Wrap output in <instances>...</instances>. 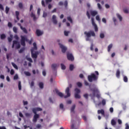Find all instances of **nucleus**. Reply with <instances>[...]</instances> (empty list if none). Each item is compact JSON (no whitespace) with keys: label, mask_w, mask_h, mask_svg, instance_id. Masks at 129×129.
Instances as JSON below:
<instances>
[{"label":"nucleus","mask_w":129,"mask_h":129,"mask_svg":"<svg viewBox=\"0 0 129 129\" xmlns=\"http://www.w3.org/2000/svg\"><path fill=\"white\" fill-rule=\"evenodd\" d=\"M55 90L56 94H57V95H58L59 97H64V98H67L71 96V94H70V89L69 88V87H67L65 91V92L67 94V95L66 96H64V94H63V93L59 92V90H58L57 89H55Z\"/></svg>","instance_id":"1"},{"label":"nucleus","mask_w":129,"mask_h":129,"mask_svg":"<svg viewBox=\"0 0 129 129\" xmlns=\"http://www.w3.org/2000/svg\"><path fill=\"white\" fill-rule=\"evenodd\" d=\"M95 74L94 73H92L91 75H89L88 76V80L89 82H92V81H96L97 79H98V76L99 75V73L97 71H95Z\"/></svg>","instance_id":"2"},{"label":"nucleus","mask_w":129,"mask_h":129,"mask_svg":"<svg viewBox=\"0 0 129 129\" xmlns=\"http://www.w3.org/2000/svg\"><path fill=\"white\" fill-rule=\"evenodd\" d=\"M84 35L86 36V41H90V39L89 38L91 37V36L92 37H95V33H94V31H85L84 32Z\"/></svg>","instance_id":"3"},{"label":"nucleus","mask_w":129,"mask_h":129,"mask_svg":"<svg viewBox=\"0 0 129 129\" xmlns=\"http://www.w3.org/2000/svg\"><path fill=\"white\" fill-rule=\"evenodd\" d=\"M91 91H92L93 96H96L98 99L100 98V94L99 93V91L97 88L95 87L93 88H91L90 89Z\"/></svg>","instance_id":"4"},{"label":"nucleus","mask_w":129,"mask_h":129,"mask_svg":"<svg viewBox=\"0 0 129 129\" xmlns=\"http://www.w3.org/2000/svg\"><path fill=\"white\" fill-rule=\"evenodd\" d=\"M21 44L22 45V46H23V47H25V46H26V42H28V38H27L26 37L21 35Z\"/></svg>","instance_id":"5"},{"label":"nucleus","mask_w":129,"mask_h":129,"mask_svg":"<svg viewBox=\"0 0 129 129\" xmlns=\"http://www.w3.org/2000/svg\"><path fill=\"white\" fill-rule=\"evenodd\" d=\"M31 53V57L32 58H34L35 59H37L38 58V55H39V52L36 51L34 53V49H31L30 50Z\"/></svg>","instance_id":"6"},{"label":"nucleus","mask_w":129,"mask_h":129,"mask_svg":"<svg viewBox=\"0 0 129 129\" xmlns=\"http://www.w3.org/2000/svg\"><path fill=\"white\" fill-rule=\"evenodd\" d=\"M67 57L68 58V60L69 61H74V56H73V54H72V53L68 52L67 54Z\"/></svg>","instance_id":"7"},{"label":"nucleus","mask_w":129,"mask_h":129,"mask_svg":"<svg viewBox=\"0 0 129 129\" xmlns=\"http://www.w3.org/2000/svg\"><path fill=\"white\" fill-rule=\"evenodd\" d=\"M92 24L93 27H94L95 32H98V27H97V25L95 24V22H94V18H91Z\"/></svg>","instance_id":"8"},{"label":"nucleus","mask_w":129,"mask_h":129,"mask_svg":"<svg viewBox=\"0 0 129 129\" xmlns=\"http://www.w3.org/2000/svg\"><path fill=\"white\" fill-rule=\"evenodd\" d=\"M40 117V115L39 114H37V113H34V115L33 116V118L32 119V121L33 122H37L38 121V118Z\"/></svg>","instance_id":"9"},{"label":"nucleus","mask_w":129,"mask_h":129,"mask_svg":"<svg viewBox=\"0 0 129 129\" xmlns=\"http://www.w3.org/2000/svg\"><path fill=\"white\" fill-rule=\"evenodd\" d=\"M58 45L60 48V49H61V52L62 53H65V52H66V51L67 50V47H66L65 46L63 45V44L59 43Z\"/></svg>","instance_id":"10"},{"label":"nucleus","mask_w":129,"mask_h":129,"mask_svg":"<svg viewBox=\"0 0 129 129\" xmlns=\"http://www.w3.org/2000/svg\"><path fill=\"white\" fill-rule=\"evenodd\" d=\"M42 110H43V109H42V108H34L32 109V112H33V113H37V111H42Z\"/></svg>","instance_id":"11"},{"label":"nucleus","mask_w":129,"mask_h":129,"mask_svg":"<svg viewBox=\"0 0 129 129\" xmlns=\"http://www.w3.org/2000/svg\"><path fill=\"white\" fill-rule=\"evenodd\" d=\"M36 35L38 37H40V36H42V35H43V31H41L39 29H37L36 32Z\"/></svg>","instance_id":"12"},{"label":"nucleus","mask_w":129,"mask_h":129,"mask_svg":"<svg viewBox=\"0 0 129 129\" xmlns=\"http://www.w3.org/2000/svg\"><path fill=\"white\" fill-rule=\"evenodd\" d=\"M98 114H102V115H103L104 116H105V113H104V110L103 109H101V110H98L97 111Z\"/></svg>","instance_id":"13"},{"label":"nucleus","mask_w":129,"mask_h":129,"mask_svg":"<svg viewBox=\"0 0 129 129\" xmlns=\"http://www.w3.org/2000/svg\"><path fill=\"white\" fill-rule=\"evenodd\" d=\"M90 13L92 17H95L98 14L97 12L95 11H91Z\"/></svg>","instance_id":"14"},{"label":"nucleus","mask_w":129,"mask_h":129,"mask_svg":"<svg viewBox=\"0 0 129 129\" xmlns=\"http://www.w3.org/2000/svg\"><path fill=\"white\" fill-rule=\"evenodd\" d=\"M116 77L117 78H119L120 77V71H119V69H118L116 71Z\"/></svg>","instance_id":"15"},{"label":"nucleus","mask_w":129,"mask_h":129,"mask_svg":"<svg viewBox=\"0 0 129 129\" xmlns=\"http://www.w3.org/2000/svg\"><path fill=\"white\" fill-rule=\"evenodd\" d=\"M21 30L23 31L24 33H25V34H28V31L27 30L26 28L23 27V26H21Z\"/></svg>","instance_id":"16"},{"label":"nucleus","mask_w":129,"mask_h":129,"mask_svg":"<svg viewBox=\"0 0 129 129\" xmlns=\"http://www.w3.org/2000/svg\"><path fill=\"white\" fill-rule=\"evenodd\" d=\"M75 94H79V93H80L81 91H80V89L76 88V89H75Z\"/></svg>","instance_id":"17"},{"label":"nucleus","mask_w":129,"mask_h":129,"mask_svg":"<svg viewBox=\"0 0 129 129\" xmlns=\"http://www.w3.org/2000/svg\"><path fill=\"white\" fill-rule=\"evenodd\" d=\"M75 98L77 99H80L81 98V96L79 94H75Z\"/></svg>","instance_id":"18"},{"label":"nucleus","mask_w":129,"mask_h":129,"mask_svg":"<svg viewBox=\"0 0 129 129\" xmlns=\"http://www.w3.org/2000/svg\"><path fill=\"white\" fill-rule=\"evenodd\" d=\"M33 48L32 49H33V51L34 50H37L38 47H37V43H36V42H34L33 44Z\"/></svg>","instance_id":"19"},{"label":"nucleus","mask_w":129,"mask_h":129,"mask_svg":"<svg viewBox=\"0 0 129 129\" xmlns=\"http://www.w3.org/2000/svg\"><path fill=\"white\" fill-rule=\"evenodd\" d=\"M76 105H73L72 106V107L71 108V112H74V113H75V112L74 111V109H75V107H76Z\"/></svg>","instance_id":"20"},{"label":"nucleus","mask_w":129,"mask_h":129,"mask_svg":"<svg viewBox=\"0 0 129 129\" xmlns=\"http://www.w3.org/2000/svg\"><path fill=\"white\" fill-rule=\"evenodd\" d=\"M39 86L41 89H43V88H44V84L42 82H40L39 83Z\"/></svg>","instance_id":"21"},{"label":"nucleus","mask_w":129,"mask_h":129,"mask_svg":"<svg viewBox=\"0 0 129 129\" xmlns=\"http://www.w3.org/2000/svg\"><path fill=\"white\" fill-rule=\"evenodd\" d=\"M8 41L11 43V42H12V41H13V35L11 34L10 36V37L8 38Z\"/></svg>","instance_id":"22"},{"label":"nucleus","mask_w":129,"mask_h":129,"mask_svg":"<svg viewBox=\"0 0 129 129\" xmlns=\"http://www.w3.org/2000/svg\"><path fill=\"white\" fill-rule=\"evenodd\" d=\"M18 41H17V40H14V41H13V44H12V48H15V45L18 44Z\"/></svg>","instance_id":"23"},{"label":"nucleus","mask_w":129,"mask_h":129,"mask_svg":"<svg viewBox=\"0 0 129 129\" xmlns=\"http://www.w3.org/2000/svg\"><path fill=\"white\" fill-rule=\"evenodd\" d=\"M67 20L69 21V22H70L71 24H72L73 23V21L72 20V18H71V17L69 16L67 17Z\"/></svg>","instance_id":"24"},{"label":"nucleus","mask_w":129,"mask_h":129,"mask_svg":"<svg viewBox=\"0 0 129 129\" xmlns=\"http://www.w3.org/2000/svg\"><path fill=\"white\" fill-rule=\"evenodd\" d=\"M18 88H19V90H22V85H21V81H20L18 82Z\"/></svg>","instance_id":"25"},{"label":"nucleus","mask_w":129,"mask_h":129,"mask_svg":"<svg viewBox=\"0 0 129 129\" xmlns=\"http://www.w3.org/2000/svg\"><path fill=\"white\" fill-rule=\"evenodd\" d=\"M31 18H33L34 21H36V15L33 12H31Z\"/></svg>","instance_id":"26"},{"label":"nucleus","mask_w":129,"mask_h":129,"mask_svg":"<svg viewBox=\"0 0 129 129\" xmlns=\"http://www.w3.org/2000/svg\"><path fill=\"white\" fill-rule=\"evenodd\" d=\"M51 68L52 69H53L55 70L56 68H57V64L53 63L51 65Z\"/></svg>","instance_id":"27"},{"label":"nucleus","mask_w":129,"mask_h":129,"mask_svg":"<svg viewBox=\"0 0 129 129\" xmlns=\"http://www.w3.org/2000/svg\"><path fill=\"white\" fill-rule=\"evenodd\" d=\"M112 44H110L108 46V52H110L111 48H112Z\"/></svg>","instance_id":"28"},{"label":"nucleus","mask_w":129,"mask_h":129,"mask_svg":"<svg viewBox=\"0 0 129 129\" xmlns=\"http://www.w3.org/2000/svg\"><path fill=\"white\" fill-rule=\"evenodd\" d=\"M12 66L15 69H17V70H18V66H17V64H16V63H14V62H12Z\"/></svg>","instance_id":"29"},{"label":"nucleus","mask_w":129,"mask_h":129,"mask_svg":"<svg viewBox=\"0 0 129 129\" xmlns=\"http://www.w3.org/2000/svg\"><path fill=\"white\" fill-rule=\"evenodd\" d=\"M111 124L112 125H115V124H116V122L115 121V120L114 119H112L111 121Z\"/></svg>","instance_id":"30"},{"label":"nucleus","mask_w":129,"mask_h":129,"mask_svg":"<svg viewBox=\"0 0 129 129\" xmlns=\"http://www.w3.org/2000/svg\"><path fill=\"white\" fill-rule=\"evenodd\" d=\"M6 34H2L1 35V40H4V39H6Z\"/></svg>","instance_id":"31"},{"label":"nucleus","mask_w":129,"mask_h":129,"mask_svg":"<svg viewBox=\"0 0 129 129\" xmlns=\"http://www.w3.org/2000/svg\"><path fill=\"white\" fill-rule=\"evenodd\" d=\"M123 80L124 82H127V81H128L127 77L124 76Z\"/></svg>","instance_id":"32"},{"label":"nucleus","mask_w":129,"mask_h":129,"mask_svg":"<svg viewBox=\"0 0 129 129\" xmlns=\"http://www.w3.org/2000/svg\"><path fill=\"white\" fill-rule=\"evenodd\" d=\"M117 18L119 19V21L120 22H121V21H122V17H121V16H120V15L117 14Z\"/></svg>","instance_id":"33"},{"label":"nucleus","mask_w":129,"mask_h":129,"mask_svg":"<svg viewBox=\"0 0 129 129\" xmlns=\"http://www.w3.org/2000/svg\"><path fill=\"white\" fill-rule=\"evenodd\" d=\"M73 69H74V66L73 64H70V71H73Z\"/></svg>","instance_id":"34"},{"label":"nucleus","mask_w":129,"mask_h":129,"mask_svg":"<svg viewBox=\"0 0 129 129\" xmlns=\"http://www.w3.org/2000/svg\"><path fill=\"white\" fill-rule=\"evenodd\" d=\"M84 84H85V85H86V86H89L90 88V85H89V83L87 82L86 80L84 81Z\"/></svg>","instance_id":"35"},{"label":"nucleus","mask_w":129,"mask_h":129,"mask_svg":"<svg viewBox=\"0 0 129 129\" xmlns=\"http://www.w3.org/2000/svg\"><path fill=\"white\" fill-rule=\"evenodd\" d=\"M13 32L15 33V34H17L18 33V28L16 27H13Z\"/></svg>","instance_id":"36"},{"label":"nucleus","mask_w":129,"mask_h":129,"mask_svg":"<svg viewBox=\"0 0 129 129\" xmlns=\"http://www.w3.org/2000/svg\"><path fill=\"white\" fill-rule=\"evenodd\" d=\"M5 12L6 14H9V12H10V8L8 7V6L6 7Z\"/></svg>","instance_id":"37"},{"label":"nucleus","mask_w":129,"mask_h":129,"mask_svg":"<svg viewBox=\"0 0 129 129\" xmlns=\"http://www.w3.org/2000/svg\"><path fill=\"white\" fill-rule=\"evenodd\" d=\"M61 69L62 70H65L66 69V66H65V65H64L63 63H61Z\"/></svg>","instance_id":"38"},{"label":"nucleus","mask_w":129,"mask_h":129,"mask_svg":"<svg viewBox=\"0 0 129 129\" xmlns=\"http://www.w3.org/2000/svg\"><path fill=\"white\" fill-rule=\"evenodd\" d=\"M77 86H78L79 87H82V83H81L80 82H78L77 83Z\"/></svg>","instance_id":"39"},{"label":"nucleus","mask_w":129,"mask_h":129,"mask_svg":"<svg viewBox=\"0 0 129 129\" xmlns=\"http://www.w3.org/2000/svg\"><path fill=\"white\" fill-rule=\"evenodd\" d=\"M26 60L30 62V63H33V59H32L31 57H27Z\"/></svg>","instance_id":"40"},{"label":"nucleus","mask_w":129,"mask_h":129,"mask_svg":"<svg viewBox=\"0 0 129 129\" xmlns=\"http://www.w3.org/2000/svg\"><path fill=\"white\" fill-rule=\"evenodd\" d=\"M24 74L26 75V76H31V73L29 72H24Z\"/></svg>","instance_id":"41"},{"label":"nucleus","mask_w":129,"mask_h":129,"mask_svg":"<svg viewBox=\"0 0 129 129\" xmlns=\"http://www.w3.org/2000/svg\"><path fill=\"white\" fill-rule=\"evenodd\" d=\"M16 45V49H20L21 48V44H20V43L18 42Z\"/></svg>","instance_id":"42"},{"label":"nucleus","mask_w":129,"mask_h":129,"mask_svg":"<svg viewBox=\"0 0 129 129\" xmlns=\"http://www.w3.org/2000/svg\"><path fill=\"white\" fill-rule=\"evenodd\" d=\"M9 28H13V24L11 22H9L8 24Z\"/></svg>","instance_id":"43"},{"label":"nucleus","mask_w":129,"mask_h":129,"mask_svg":"<svg viewBox=\"0 0 129 129\" xmlns=\"http://www.w3.org/2000/svg\"><path fill=\"white\" fill-rule=\"evenodd\" d=\"M102 105H105V104H106V101H105L104 99H103L102 100Z\"/></svg>","instance_id":"44"},{"label":"nucleus","mask_w":129,"mask_h":129,"mask_svg":"<svg viewBox=\"0 0 129 129\" xmlns=\"http://www.w3.org/2000/svg\"><path fill=\"white\" fill-rule=\"evenodd\" d=\"M64 6L65 8H67V7H68V2L67 1L64 2Z\"/></svg>","instance_id":"45"},{"label":"nucleus","mask_w":129,"mask_h":129,"mask_svg":"<svg viewBox=\"0 0 129 129\" xmlns=\"http://www.w3.org/2000/svg\"><path fill=\"white\" fill-rule=\"evenodd\" d=\"M19 7L20 9H23V3H20L19 4Z\"/></svg>","instance_id":"46"},{"label":"nucleus","mask_w":129,"mask_h":129,"mask_svg":"<svg viewBox=\"0 0 129 129\" xmlns=\"http://www.w3.org/2000/svg\"><path fill=\"white\" fill-rule=\"evenodd\" d=\"M24 51H25V47H23L22 48H21L20 50H19V53H23L24 52Z\"/></svg>","instance_id":"47"},{"label":"nucleus","mask_w":129,"mask_h":129,"mask_svg":"<svg viewBox=\"0 0 129 129\" xmlns=\"http://www.w3.org/2000/svg\"><path fill=\"white\" fill-rule=\"evenodd\" d=\"M10 74L11 75H14L15 74V71L13 69H12L10 71Z\"/></svg>","instance_id":"48"},{"label":"nucleus","mask_w":129,"mask_h":129,"mask_svg":"<svg viewBox=\"0 0 129 129\" xmlns=\"http://www.w3.org/2000/svg\"><path fill=\"white\" fill-rule=\"evenodd\" d=\"M69 33H70L69 31H64V36H68Z\"/></svg>","instance_id":"49"},{"label":"nucleus","mask_w":129,"mask_h":129,"mask_svg":"<svg viewBox=\"0 0 129 129\" xmlns=\"http://www.w3.org/2000/svg\"><path fill=\"white\" fill-rule=\"evenodd\" d=\"M100 37L101 38V39H103V38H104V34L100 33Z\"/></svg>","instance_id":"50"},{"label":"nucleus","mask_w":129,"mask_h":129,"mask_svg":"<svg viewBox=\"0 0 129 129\" xmlns=\"http://www.w3.org/2000/svg\"><path fill=\"white\" fill-rule=\"evenodd\" d=\"M35 85V83L34 81H32L30 84V87H33L34 85Z\"/></svg>","instance_id":"51"},{"label":"nucleus","mask_w":129,"mask_h":129,"mask_svg":"<svg viewBox=\"0 0 129 129\" xmlns=\"http://www.w3.org/2000/svg\"><path fill=\"white\" fill-rule=\"evenodd\" d=\"M37 128H41L42 127V125L40 124H38L36 125Z\"/></svg>","instance_id":"52"},{"label":"nucleus","mask_w":129,"mask_h":129,"mask_svg":"<svg viewBox=\"0 0 129 129\" xmlns=\"http://www.w3.org/2000/svg\"><path fill=\"white\" fill-rule=\"evenodd\" d=\"M84 97L86 98V99H88V94H85L84 95Z\"/></svg>","instance_id":"53"},{"label":"nucleus","mask_w":129,"mask_h":129,"mask_svg":"<svg viewBox=\"0 0 129 129\" xmlns=\"http://www.w3.org/2000/svg\"><path fill=\"white\" fill-rule=\"evenodd\" d=\"M19 78V76H18L17 75H16L15 76H14V80H17V79H18Z\"/></svg>","instance_id":"54"},{"label":"nucleus","mask_w":129,"mask_h":129,"mask_svg":"<svg viewBox=\"0 0 129 129\" xmlns=\"http://www.w3.org/2000/svg\"><path fill=\"white\" fill-rule=\"evenodd\" d=\"M0 10L1 11H4L5 9H4V6H3V5L0 4Z\"/></svg>","instance_id":"55"},{"label":"nucleus","mask_w":129,"mask_h":129,"mask_svg":"<svg viewBox=\"0 0 129 129\" xmlns=\"http://www.w3.org/2000/svg\"><path fill=\"white\" fill-rule=\"evenodd\" d=\"M90 50L91 51H93V43H92L91 44Z\"/></svg>","instance_id":"56"},{"label":"nucleus","mask_w":129,"mask_h":129,"mask_svg":"<svg viewBox=\"0 0 129 129\" xmlns=\"http://www.w3.org/2000/svg\"><path fill=\"white\" fill-rule=\"evenodd\" d=\"M41 5L42 6L44 7V8H45V7H46V6L45 5V2L44 1H41Z\"/></svg>","instance_id":"57"},{"label":"nucleus","mask_w":129,"mask_h":129,"mask_svg":"<svg viewBox=\"0 0 129 129\" xmlns=\"http://www.w3.org/2000/svg\"><path fill=\"white\" fill-rule=\"evenodd\" d=\"M59 107L60 109H63L64 108V105H63V104H60L59 105Z\"/></svg>","instance_id":"58"},{"label":"nucleus","mask_w":129,"mask_h":129,"mask_svg":"<svg viewBox=\"0 0 129 129\" xmlns=\"http://www.w3.org/2000/svg\"><path fill=\"white\" fill-rule=\"evenodd\" d=\"M97 6H98V9H99V10H101L102 7H101V5H100V4L98 3Z\"/></svg>","instance_id":"59"},{"label":"nucleus","mask_w":129,"mask_h":129,"mask_svg":"<svg viewBox=\"0 0 129 129\" xmlns=\"http://www.w3.org/2000/svg\"><path fill=\"white\" fill-rule=\"evenodd\" d=\"M96 20L97 21H100V18L99 17V16L97 15L96 17Z\"/></svg>","instance_id":"60"},{"label":"nucleus","mask_w":129,"mask_h":129,"mask_svg":"<svg viewBox=\"0 0 129 129\" xmlns=\"http://www.w3.org/2000/svg\"><path fill=\"white\" fill-rule=\"evenodd\" d=\"M87 16L89 19H90V14L88 11L87 12Z\"/></svg>","instance_id":"61"},{"label":"nucleus","mask_w":129,"mask_h":129,"mask_svg":"<svg viewBox=\"0 0 129 129\" xmlns=\"http://www.w3.org/2000/svg\"><path fill=\"white\" fill-rule=\"evenodd\" d=\"M123 12L125 14H128V10L127 9H124Z\"/></svg>","instance_id":"62"},{"label":"nucleus","mask_w":129,"mask_h":129,"mask_svg":"<svg viewBox=\"0 0 129 129\" xmlns=\"http://www.w3.org/2000/svg\"><path fill=\"white\" fill-rule=\"evenodd\" d=\"M118 123L119 124H121V123H122V121H121V120H120V119H118Z\"/></svg>","instance_id":"63"},{"label":"nucleus","mask_w":129,"mask_h":129,"mask_svg":"<svg viewBox=\"0 0 129 129\" xmlns=\"http://www.w3.org/2000/svg\"><path fill=\"white\" fill-rule=\"evenodd\" d=\"M125 129H129V125L127 123L125 124Z\"/></svg>","instance_id":"64"}]
</instances>
